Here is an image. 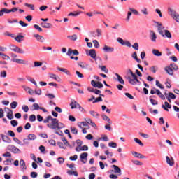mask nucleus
<instances>
[{
  "label": "nucleus",
  "mask_w": 179,
  "mask_h": 179,
  "mask_svg": "<svg viewBox=\"0 0 179 179\" xmlns=\"http://www.w3.org/2000/svg\"><path fill=\"white\" fill-rule=\"evenodd\" d=\"M10 57L12 62H15V64H21L22 65H27L28 64V62L24 59H17V55L15 53H11Z\"/></svg>",
  "instance_id": "f257e3e1"
},
{
  "label": "nucleus",
  "mask_w": 179,
  "mask_h": 179,
  "mask_svg": "<svg viewBox=\"0 0 179 179\" xmlns=\"http://www.w3.org/2000/svg\"><path fill=\"white\" fill-rule=\"evenodd\" d=\"M169 12L170 16L176 22V23H179V14L177 11L174 10L173 8H169Z\"/></svg>",
  "instance_id": "f03ea898"
},
{
  "label": "nucleus",
  "mask_w": 179,
  "mask_h": 179,
  "mask_svg": "<svg viewBox=\"0 0 179 179\" xmlns=\"http://www.w3.org/2000/svg\"><path fill=\"white\" fill-rule=\"evenodd\" d=\"M131 76L132 78L130 76L127 78V79L129 80V83H130V85H141V81L138 80V76H136V74Z\"/></svg>",
  "instance_id": "7ed1b4c3"
},
{
  "label": "nucleus",
  "mask_w": 179,
  "mask_h": 179,
  "mask_svg": "<svg viewBox=\"0 0 179 179\" xmlns=\"http://www.w3.org/2000/svg\"><path fill=\"white\" fill-rule=\"evenodd\" d=\"M50 121L51 122L47 124V127L50 128V129H57L58 119L52 117Z\"/></svg>",
  "instance_id": "20e7f679"
},
{
  "label": "nucleus",
  "mask_w": 179,
  "mask_h": 179,
  "mask_svg": "<svg viewBox=\"0 0 179 179\" xmlns=\"http://www.w3.org/2000/svg\"><path fill=\"white\" fill-rule=\"evenodd\" d=\"M155 24H157V29L158 30L159 34L164 37V32L163 31V29H164V26H163V24L159 22H155Z\"/></svg>",
  "instance_id": "39448f33"
},
{
  "label": "nucleus",
  "mask_w": 179,
  "mask_h": 179,
  "mask_svg": "<svg viewBox=\"0 0 179 179\" xmlns=\"http://www.w3.org/2000/svg\"><path fill=\"white\" fill-rule=\"evenodd\" d=\"M117 43H119V44H121V45L131 48V42H129V41H124V39H122V38H117Z\"/></svg>",
  "instance_id": "423d86ee"
},
{
  "label": "nucleus",
  "mask_w": 179,
  "mask_h": 179,
  "mask_svg": "<svg viewBox=\"0 0 179 179\" xmlns=\"http://www.w3.org/2000/svg\"><path fill=\"white\" fill-rule=\"evenodd\" d=\"M7 150H9L10 152H12V153H20L21 151L15 145H10L7 146Z\"/></svg>",
  "instance_id": "0eeeda50"
},
{
  "label": "nucleus",
  "mask_w": 179,
  "mask_h": 179,
  "mask_svg": "<svg viewBox=\"0 0 179 179\" xmlns=\"http://www.w3.org/2000/svg\"><path fill=\"white\" fill-rule=\"evenodd\" d=\"M78 66L82 68L83 69H88V71H93V68L90 67L89 64L85 62H81L78 63Z\"/></svg>",
  "instance_id": "6e6552de"
},
{
  "label": "nucleus",
  "mask_w": 179,
  "mask_h": 179,
  "mask_svg": "<svg viewBox=\"0 0 179 179\" xmlns=\"http://www.w3.org/2000/svg\"><path fill=\"white\" fill-rule=\"evenodd\" d=\"M4 111L7 114V118L8 120H13V110H10L9 108H4Z\"/></svg>",
  "instance_id": "1a4fd4ad"
},
{
  "label": "nucleus",
  "mask_w": 179,
  "mask_h": 179,
  "mask_svg": "<svg viewBox=\"0 0 179 179\" xmlns=\"http://www.w3.org/2000/svg\"><path fill=\"white\" fill-rule=\"evenodd\" d=\"M87 156H89V154H87V152H83L80 154V162H83V164H86V163H87Z\"/></svg>",
  "instance_id": "9d476101"
},
{
  "label": "nucleus",
  "mask_w": 179,
  "mask_h": 179,
  "mask_svg": "<svg viewBox=\"0 0 179 179\" xmlns=\"http://www.w3.org/2000/svg\"><path fill=\"white\" fill-rule=\"evenodd\" d=\"M91 85L93 87H97L98 89H101V87H103V83L99 81L96 82L95 80H92Z\"/></svg>",
  "instance_id": "9b49d317"
},
{
  "label": "nucleus",
  "mask_w": 179,
  "mask_h": 179,
  "mask_svg": "<svg viewBox=\"0 0 179 179\" xmlns=\"http://www.w3.org/2000/svg\"><path fill=\"white\" fill-rule=\"evenodd\" d=\"M150 38L152 43H156L157 36L156 35V33H155L154 31H150Z\"/></svg>",
  "instance_id": "f8f14e48"
},
{
  "label": "nucleus",
  "mask_w": 179,
  "mask_h": 179,
  "mask_svg": "<svg viewBox=\"0 0 179 179\" xmlns=\"http://www.w3.org/2000/svg\"><path fill=\"white\" fill-rule=\"evenodd\" d=\"M104 52H114V48L105 45L103 48Z\"/></svg>",
  "instance_id": "ddd939ff"
},
{
  "label": "nucleus",
  "mask_w": 179,
  "mask_h": 179,
  "mask_svg": "<svg viewBox=\"0 0 179 179\" xmlns=\"http://www.w3.org/2000/svg\"><path fill=\"white\" fill-rule=\"evenodd\" d=\"M87 150H89V147H87V145H83L81 147L76 148V152H86Z\"/></svg>",
  "instance_id": "4468645a"
},
{
  "label": "nucleus",
  "mask_w": 179,
  "mask_h": 179,
  "mask_svg": "<svg viewBox=\"0 0 179 179\" xmlns=\"http://www.w3.org/2000/svg\"><path fill=\"white\" fill-rule=\"evenodd\" d=\"M1 137L2 138V141H4L6 143H12V139H10V138L8 137L7 136L1 134Z\"/></svg>",
  "instance_id": "2eb2a0df"
},
{
  "label": "nucleus",
  "mask_w": 179,
  "mask_h": 179,
  "mask_svg": "<svg viewBox=\"0 0 179 179\" xmlns=\"http://www.w3.org/2000/svg\"><path fill=\"white\" fill-rule=\"evenodd\" d=\"M115 76H116L115 80L120 83V85H125V82L124 81V79H122V77L120 76L118 73H115Z\"/></svg>",
  "instance_id": "dca6fc26"
},
{
  "label": "nucleus",
  "mask_w": 179,
  "mask_h": 179,
  "mask_svg": "<svg viewBox=\"0 0 179 179\" xmlns=\"http://www.w3.org/2000/svg\"><path fill=\"white\" fill-rule=\"evenodd\" d=\"M80 106L79 103L75 100H72L70 103V107L71 110H73L75 108H78V107Z\"/></svg>",
  "instance_id": "f3484780"
},
{
  "label": "nucleus",
  "mask_w": 179,
  "mask_h": 179,
  "mask_svg": "<svg viewBox=\"0 0 179 179\" xmlns=\"http://www.w3.org/2000/svg\"><path fill=\"white\" fill-rule=\"evenodd\" d=\"M66 54L69 57H71L72 54L73 55H78L79 54V52L77 50L69 49Z\"/></svg>",
  "instance_id": "a211bd4d"
},
{
  "label": "nucleus",
  "mask_w": 179,
  "mask_h": 179,
  "mask_svg": "<svg viewBox=\"0 0 179 179\" xmlns=\"http://www.w3.org/2000/svg\"><path fill=\"white\" fill-rule=\"evenodd\" d=\"M111 167H112V169H113L115 174H118V176H121V169H120V167H118V166L112 165Z\"/></svg>",
  "instance_id": "6ab92c4d"
},
{
  "label": "nucleus",
  "mask_w": 179,
  "mask_h": 179,
  "mask_svg": "<svg viewBox=\"0 0 179 179\" xmlns=\"http://www.w3.org/2000/svg\"><path fill=\"white\" fill-rule=\"evenodd\" d=\"M34 37H35L37 41H39L40 43H44V40H45L43 36L38 35V34H34Z\"/></svg>",
  "instance_id": "aec40b11"
},
{
  "label": "nucleus",
  "mask_w": 179,
  "mask_h": 179,
  "mask_svg": "<svg viewBox=\"0 0 179 179\" xmlns=\"http://www.w3.org/2000/svg\"><path fill=\"white\" fill-rule=\"evenodd\" d=\"M164 69L168 75H171V76L174 75V71H173L171 66H166L165 67Z\"/></svg>",
  "instance_id": "412c9836"
},
{
  "label": "nucleus",
  "mask_w": 179,
  "mask_h": 179,
  "mask_svg": "<svg viewBox=\"0 0 179 179\" xmlns=\"http://www.w3.org/2000/svg\"><path fill=\"white\" fill-rule=\"evenodd\" d=\"M131 155L134 156V157H137L138 159H145V156L141 153H138L137 152L133 151L131 152Z\"/></svg>",
  "instance_id": "4be33fe9"
},
{
  "label": "nucleus",
  "mask_w": 179,
  "mask_h": 179,
  "mask_svg": "<svg viewBox=\"0 0 179 179\" xmlns=\"http://www.w3.org/2000/svg\"><path fill=\"white\" fill-rule=\"evenodd\" d=\"M49 75H50V78L51 79H55L56 81L59 82V83H60L62 81L61 78H59V76H58L54 73H49Z\"/></svg>",
  "instance_id": "5701e85b"
},
{
  "label": "nucleus",
  "mask_w": 179,
  "mask_h": 179,
  "mask_svg": "<svg viewBox=\"0 0 179 179\" xmlns=\"http://www.w3.org/2000/svg\"><path fill=\"white\" fill-rule=\"evenodd\" d=\"M41 26L43 28V29H51L52 27V24L51 23H48V22H42L41 23Z\"/></svg>",
  "instance_id": "b1692460"
},
{
  "label": "nucleus",
  "mask_w": 179,
  "mask_h": 179,
  "mask_svg": "<svg viewBox=\"0 0 179 179\" xmlns=\"http://www.w3.org/2000/svg\"><path fill=\"white\" fill-rule=\"evenodd\" d=\"M162 108L165 110V111H169V108H171V105L169 102H164V105L162 106Z\"/></svg>",
  "instance_id": "393cba45"
},
{
  "label": "nucleus",
  "mask_w": 179,
  "mask_h": 179,
  "mask_svg": "<svg viewBox=\"0 0 179 179\" xmlns=\"http://www.w3.org/2000/svg\"><path fill=\"white\" fill-rule=\"evenodd\" d=\"M89 55L90 56L91 58H93V59H96V50H94V49H91V50H90Z\"/></svg>",
  "instance_id": "a878e982"
},
{
  "label": "nucleus",
  "mask_w": 179,
  "mask_h": 179,
  "mask_svg": "<svg viewBox=\"0 0 179 179\" xmlns=\"http://www.w3.org/2000/svg\"><path fill=\"white\" fill-rule=\"evenodd\" d=\"M131 57L135 59V61H136L138 64H141V59L138 58V54L136 53V52H134L132 55H131Z\"/></svg>",
  "instance_id": "bb28decb"
},
{
  "label": "nucleus",
  "mask_w": 179,
  "mask_h": 179,
  "mask_svg": "<svg viewBox=\"0 0 179 179\" xmlns=\"http://www.w3.org/2000/svg\"><path fill=\"white\" fill-rule=\"evenodd\" d=\"M58 71H60L61 72H64L66 75L71 76V72L68 71L66 69L59 67L57 68Z\"/></svg>",
  "instance_id": "cd10ccee"
},
{
  "label": "nucleus",
  "mask_w": 179,
  "mask_h": 179,
  "mask_svg": "<svg viewBox=\"0 0 179 179\" xmlns=\"http://www.w3.org/2000/svg\"><path fill=\"white\" fill-rule=\"evenodd\" d=\"M22 87L25 90V92H27V93H29V94H33V93H34V91L29 87L22 86Z\"/></svg>",
  "instance_id": "c85d7f7f"
},
{
  "label": "nucleus",
  "mask_w": 179,
  "mask_h": 179,
  "mask_svg": "<svg viewBox=\"0 0 179 179\" xmlns=\"http://www.w3.org/2000/svg\"><path fill=\"white\" fill-rule=\"evenodd\" d=\"M164 37H166V38H171V33H170V31L165 29L164 30Z\"/></svg>",
  "instance_id": "c756f323"
},
{
  "label": "nucleus",
  "mask_w": 179,
  "mask_h": 179,
  "mask_svg": "<svg viewBox=\"0 0 179 179\" xmlns=\"http://www.w3.org/2000/svg\"><path fill=\"white\" fill-rule=\"evenodd\" d=\"M157 94L160 99H162V100H166V96L162 94V92H160L159 90H157Z\"/></svg>",
  "instance_id": "7c9ffc66"
},
{
  "label": "nucleus",
  "mask_w": 179,
  "mask_h": 179,
  "mask_svg": "<svg viewBox=\"0 0 179 179\" xmlns=\"http://www.w3.org/2000/svg\"><path fill=\"white\" fill-rule=\"evenodd\" d=\"M62 142H64V145L66 146H69L70 149H72V145H71V144H69V143L68 142V140L66 138H65V137H63L62 138Z\"/></svg>",
  "instance_id": "2f4dec72"
},
{
  "label": "nucleus",
  "mask_w": 179,
  "mask_h": 179,
  "mask_svg": "<svg viewBox=\"0 0 179 179\" xmlns=\"http://www.w3.org/2000/svg\"><path fill=\"white\" fill-rule=\"evenodd\" d=\"M90 115L94 117V118H97V117H99L100 115L99 114V113H97V112H96L94 110H90Z\"/></svg>",
  "instance_id": "473e14b6"
},
{
  "label": "nucleus",
  "mask_w": 179,
  "mask_h": 179,
  "mask_svg": "<svg viewBox=\"0 0 179 179\" xmlns=\"http://www.w3.org/2000/svg\"><path fill=\"white\" fill-rule=\"evenodd\" d=\"M12 162H13V159L10 158V159H6L5 161H3V163L5 166H9L12 164Z\"/></svg>",
  "instance_id": "72a5a7b5"
},
{
  "label": "nucleus",
  "mask_w": 179,
  "mask_h": 179,
  "mask_svg": "<svg viewBox=\"0 0 179 179\" xmlns=\"http://www.w3.org/2000/svg\"><path fill=\"white\" fill-rule=\"evenodd\" d=\"M152 54L155 55V57H162V52L156 49L152 50Z\"/></svg>",
  "instance_id": "f704fd0d"
},
{
  "label": "nucleus",
  "mask_w": 179,
  "mask_h": 179,
  "mask_svg": "<svg viewBox=\"0 0 179 179\" xmlns=\"http://www.w3.org/2000/svg\"><path fill=\"white\" fill-rule=\"evenodd\" d=\"M129 10H130V12H131V13H133L134 15H139V12L134 8L129 7Z\"/></svg>",
  "instance_id": "c9c22d12"
},
{
  "label": "nucleus",
  "mask_w": 179,
  "mask_h": 179,
  "mask_svg": "<svg viewBox=\"0 0 179 179\" xmlns=\"http://www.w3.org/2000/svg\"><path fill=\"white\" fill-rule=\"evenodd\" d=\"M67 174H69V176H75V177H78L79 176V174L78 173V172L76 171H71V170H69L67 171Z\"/></svg>",
  "instance_id": "e433bc0d"
},
{
  "label": "nucleus",
  "mask_w": 179,
  "mask_h": 179,
  "mask_svg": "<svg viewBox=\"0 0 179 179\" xmlns=\"http://www.w3.org/2000/svg\"><path fill=\"white\" fill-rule=\"evenodd\" d=\"M23 37L24 36L22 35H18L15 38V40L17 41V43H22Z\"/></svg>",
  "instance_id": "4c0bfd02"
},
{
  "label": "nucleus",
  "mask_w": 179,
  "mask_h": 179,
  "mask_svg": "<svg viewBox=\"0 0 179 179\" xmlns=\"http://www.w3.org/2000/svg\"><path fill=\"white\" fill-rule=\"evenodd\" d=\"M67 38H70L72 41H76L78 40V35L73 34L72 36H68Z\"/></svg>",
  "instance_id": "58836bf2"
},
{
  "label": "nucleus",
  "mask_w": 179,
  "mask_h": 179,
  "mask_svg": "<svg viewBox=\"0 0 179 179\" xmlns=\"http://www.w3.org/2000/svg\"><path fill=\"white\" fill-rule=\"evenodd\" d=\"M65 125L64 123L59 122V121L57 120V126L56 127V129H62V128H64Z\"/></svg>",
  "instance_id": "ea45409f"
},
{
  "label": "nucleus",
  "mask_w": 179,
  "mask_h": 179,
  "mask_svg": "<svg viewBox=\"0 0 179 179\" xmlns=\"http://www.w3.org/2000/svg\"><path fill=\"white\" fill-rule=\"evenodd\" d=\"M80 13H82V12H76V11H74V12H71L69 14H68V16H74V17H76V16H79V15H80Z\"/></svg>",
  "instance_id": "a19ab883"
},
{
  "label": "nucleus",
  "mask_w": 179,
  "mask_h": 179,
  "mask_svg": "<svg viewBox=\"0 0 179 179\" xmlns=\"http://www.w3.org/2000/svg\"><path fill=\"white\" fill-rule=\"evenodd\" d=\"M14 52H17V54H24V50L17 46V48Z\"/></svg>",
  "instance_id": "79ce46f5"
},
{
  "label": "nucleus",
  "mask_w": 179,
  "mask_h": 179,
  "mask_svg": "<svg viewBox=\"0 0 179 179\" xmlns=\"http://www.w3.org/2000/svg\"><path fill=\"white\" fill-rule=\"evenodd\" d=\"M0 57H2L3 59H6V61H8V59H10V57L1 52H0Z\"/></svg>",
  "instance_id": "37998d69"
},
{
  "label": "nucleus",
  "mask_w": 179,
  "mask_h": 179,
  "mask_svg": "<svg viewBox=\"0 0 179 179\" xmlns=\"http://www.w3.org/2000/svg\"><path fill=\"white\" fill-rule=\"evenodd\" d=\"M166 163L169 164V166H174V161L170 159L169 156H166Z\"/></svg>",
  "instance_id": "c03bdc74"
},
{
  "label": "nucleus",
  "mask_w": 179,
  "mask_h": 179,
  "mask_svg": "<svg viewBox=\"0 0 179 179\" xmlns=\"http://www.w3.org/2000/svg\"><path fill=\"white\" fill-rule=\"evenodd\" d=\"M37 136H36V135H34V134H30L28 135V139L29 141H34L35 139H36Z\"/></svg>",
  "instance_id": "a18cd8bd"
},
{
  "label": "nucleus",
  "mask_w": 179,
  "mask_h": 179,
  "mask_svg": "<svg viewBox=\"0 0 179 179\" xmlns=\"http://www.w3.org/2000/svg\"><path fill=\"white\" fill-rule=\"evenodd\" d=\"M136 166H143V163L138 160H132L131 161Z\"/></svg>",
  "instance_id": "49530a36"
},
{
  "label": "nucleus",
  "mask_w": 179,
  "mask_h": 179,
  "mask_svg": "<svg viewBox=\"0 0 179 179\" xmlns=\"http://www.w3.org/2000/svg\"><path fill=\"white\" fill-rule=\"evenodd\" d=\"M51 120H52V116L49 115L45 120H43V122L44 124H48Z\"/></svg>",
  "instance_id": "de8ad7c7"
},
{
  "label": "nucleus",
  "mask_w": 179,
  "mask_h": 179,
  "mask_svg": "<svg viewBox=\"0 0 179 179\" xmlns=\"http://www.w3.org/2000/svg\"><path fill=\"white\" fill-rule=\"evenodd\" d=\"M20 164L22 169L26 170V162H24V160L20 159Z\"/></svg>",
  "instance_id": "09e8293b"
},
{
  "label": "nucleus",
  "mask_w": 179,
  "mask_h": 179,
  "mask_svg": "<svg viewBox=\"0 0 179 179\" xmlns=\"http://www.w3.org/2000/svg\"><path fill=\"white\" fill-rule=\"evenodd\" d=\"M131 47L136 51H138L139 50V43H135L134 45H131Z\"/></svg>",
  "instance_id": "8fccbe9b"
},
{
  "label": "nucleus",
  "mask_w": 179,
  "mask_h": 179,
  "mask_svg": "<svg viewBox=\"0 0 179 179\" xmlns=\"http://www.w3.org/2000/svg\"><path fill=\"white\" fill-rule=\"evenodd\" d=\"M92 43L95 48H100V43H99V41H97V40H94Z\"/></svg>",
  "instance_id": "3c124183"
},
{
  "label": "nucleus",
  "mask_w": 179,
  "mask_h": 179,
  "mask_svg": "<svg viewBox=\"0 0 179 179\" xmlns=\"http://www.w3.org/2000/svg\"><path fill=\"white\" fill-rule=\"evenodd\" d=\"M99 68L101 71H102L103 72H105V73H108V69L106 66H99Z\"/></svg>",
  "instance_id": "603ef678"
},
{
  "label": "nucleus",
  "mask_w": 179,
  "mask_h": 179,
  "mask_svg": "<svg viewBox=\"0 0 179 179\" xmlns=\"http://www.w3.org/2000/svg\"><path fill=\"white\" fill-rule=\"evenodd\" d=\"M131 16H132V12L131 10L127 12V16L126 18V22H129L130 19H131Z\"/></svg>",
  "instance_id": "864d4df0"
},
{
  "label": "nucleus",
  "mask_w": 179,
  "mask_h": 179,
  "mask_svg": "<svg viewBox=\"0 0 179 179\" xmlns=\"http://www.w3.org/2000/svg\"><path fill=\"white\" fill-rule=\"evenodd\" d=\"M168 98L171 99L172 100H176V95L173 92H169Z\"/></svg>",
  "instance_id": "5fc2aeb1"
},
{
  "label": "nucleus",
  "mask_w": 179,
  "mask_h": 179,
  "mask_svg": "<svg viewBox=\"0 0 179 179\" xmlns=\"http://www.w3.org/2000/svg\"><path fill=\"white\" fill-rule=\"evenodd\" d=\"M43 65V62H34V66L35 68H37L38 66H41Z\"/></svg>",
  "instance_id": "6e6d98bb"
},
{
  "label": "nucleus",
  "mask_w": 179,
  "mask_h": 179,
  "mask_svg": "<svg viewBox=\"0 0 179 179\" xmlns=\"http://www.w3.org/2000/svg\"><path fill=\"white\" fill-rule=\"evenodd\" d=\"M141 13H143V15H149V12H148V8H143V9H141Z\"/></svg>",
  "instance_id": "4d7b16f0"
},
{
  "label": "nucleus",
  "mask_w": 179,
  "mask_h": 179,
  "mask_svg": "<svg viewBox=\"0 0 179 179\" xmlns=\"http://www.w3.org/2000/svg\"><path fill=\"white\" fill-rule=\"evenodd\" d=\"M170 66L172 67L173 71H178V66H177V64H176V63L171 64Z\"/></svg>",
  "instance_id": "13d9d810"
},
{
  "label": "nucleus",
  "mask_w": 179,
  "mask_h": 179,
  "mask_svg": "<svg viewBox=\"0 0 179 179\" xmlns=\"http://www.w3.org/2000/svg\"><path fill=\"white\" fill-rule=\"evenodd\" d=\"M71 131L73 135H78V129L75 127H71Z\"/></svg>",
  "instance_id": "bf43d9fd"
},
{
  "label": "nucleus",
  "mask_w": 179,
  "mask_h": 179,
  "mask_svg": "<svg viewBox=\"0 0 179 179\" xmlns=\"http://www.w3.org/2000/svg\"><path fill=\"white\" fill-rule=\"evenodd\" d=\"M100 101H103V98H101V96L97 97L94 101H93V104L96 103H100Z\"/></svg>",
  "instance_id": "052dcab7"
},
{
  "label": "nucleus",
  "mask_w": 179,
  "mask_h": 179,
  "mask_svg": "<svg viewBox=\"0 0 179 179\" xmlns=\"http://www.w3.org/2000/svg\"><path fill=\"white\" fill-rule=\"evenodd\" d=\"M157 69H158L157 66H153L150 68V71L151 72H152L153 73H156V71H157Z\"/></svg>",
  "instance_id": "680f3d73"
},
{
  "label": "nucleus",
  "mask_w": 179,
  "mask_h": 179,
  "mask_svg": "<svg viewBox=\"0 0 179 179\" xmlns=\"http://www.w3.org/2000/svg\"><path fill=\"white\" fill-rule=\"evenodd\" d=\"M69 160H71V162H75V161L78 160V155H74L73 156L70 157Z\"/></svg>",
  "instance_id": "e2e57ef3"
},
{
  "label": "nucleus",
  "mask_w": 179,
  "mask_h": 179,
  "mask_svg": "<svg viewBox=\"0 0 179 179\" xmlns=\"http://www.w3.org/2000/svg\"><path fill=\"white\" fill-rule=\"evenodd\" d=\"M108 146L110 148H117V144H116V143H114V142H110V143H108Z\"/></svg>",
  "instance_id": "0e129e2a"
},
{
  "label": "nucleus",
  "mask_w": 179,
  "mask_h": 179,
  "mask_svg": "<svg viewBox=\"0 0 179 179\" xmlns=\"http://www.w3.org/2000/svg\"><path fill=\"white\" fill-rule=\"evenodd\" d=\"M10 107H11V108H13V109L16 108V107H17V102H16V101L12 102V103H10Z\"/></svg>",
  "instance_id": "69168bd1"
},
{
  "label": "nucleus",
  "mask_w": 179,
  "mask_h": 179,
  "mask_svg": "<svg viewBox=\"0 0 179 179\" xmlns=\"http://www.w3.org/2000/svg\"><path fill=\"white\" fill-rule=\"evenodd\" d=\"M29 121L31 122H34L36 121V115H31L29 116Z\"/></svg>",
  "instance_id": "338daca9"
},
{
  "label": "nucleus",
  "mask_w": 179,
  "mask_h": 179,
  "mask_svg": "<svg viewBox=\"0 0 179 179\" xmlns=\"http://www.w3.org/2000/svg\"><path fill=\"white\" fill-rule=\"evenodd\" d=\"M34 110H38L41 107H39L38 103H34L33 104Z\"/></svg>",
  "instance_id": "774afa93"
}]
</instances>
